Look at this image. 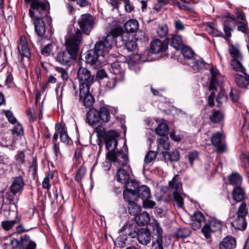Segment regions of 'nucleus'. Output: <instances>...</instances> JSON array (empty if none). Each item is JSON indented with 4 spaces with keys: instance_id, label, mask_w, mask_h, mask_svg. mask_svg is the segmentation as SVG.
<instances>
[{
    "instance_id": "a878e982",
    "label": "nucleus",
    "mask_w": 249,
    "mask_h": 249,
    "mask_svg": "<svg viewBox=\"0 0 249 249\" xmlns=\"http://www.w3.org/2000/svg\"><path fill=\"white\" fill-rule=\"evenodd\" d=\"M168 186L169 189L174 190V192H179L182 190V183L178 175H175L172 179L169 182Z\"/></svg>"
},
{
    "instance_id": "2f4dec72",
    "label": "nucleus",
    "mask_w": 249,
    "mask_h": 249,
    "mask_svg": "<svg viewBox=\"0 0 249 249\" xmlns=\"http://www.w3.org/2000/svg\"><path fill=\"white\" fill-rule=\"evenodd\" d=\"M139 23L137 20L130 19L127 21L124 25L125 31L124 32H127L130 34V33H134L138 29Z\"/></svg>"
},
{
    "instance_id": "864d4df0",
    "label": "nucleus",
    "mask_w": 249,
    "mask_h": 249,
    "mask_svg": "<svg viewBox=\"0 0 249 249\" xmlns=\"http://www.w3.org/2000/svg\"><path fill=\"white\" fill-rule=\"evenodd\" d=\"M191 230L189 228H182L178 230L177 235L180 238H185L191 234Z\"/></svg>"
},
{
    "instance_id": "5fc2aeb1",
    "label": "nucleus",
    "mask_w": 249,
    "mask_h": 249,
    "mask_svg": "<svg viewBox=\"0 0 249 249\" xmlns=\"http://www.w3.org/2000/svg\"><path fill=\"white\" fill-rule=\"evenodd\" d=\"M228 97L226 95L225 91L224 90H221L216 99L218 107H221L223 102L226 101Z\"/></svg>"
},
{
    "instance_id": "603ef678",
    "label": "nucleus",
    "mask_w": 249,
    "mask_h": 249,
    "mask_svg": "<svg viewBox=\"0 0 249 249\" xmlns=\"http://www.w3.org/2000/svg\"><path fill=\"white\" fill-rule=\"evenodd\" d=\"M168 32L167 26L166 25H160L157 29L158 36L160 37H164L166 36Z\"/></svg>"
},
{
    "instance_id": "e2e57ef3",
    "label": "nucleus",
    "mask_w": 249,
    "mask_h": 249,
    "mask_svg": "<svg viewBox=\"0 0 249 249\" xmlns=\"http://www.w3.org/2000/svg\"><path fill=\"white\" fill-rule=\"evenodd\" d=\"M142 200L143 207L145 209H152L156 205L155 202L150 200L149 198L144 199Z\"/></svg>"
},
{
    "instance_id": "680f3d73",
    "label": "nucleus",
    "mask_w": 249,
    "mask_h": 249,
    "mask_svg": "<svg viewBox=\"0 0 249 249\" xmlns=\"http://www.w3.org/2000/svg\"><path fill=\"white\" fill-rule=\"evenodd\" d=\"M54 44L53 43H49L46 45L41 50V53L45 56L49 55L53 48Z\"/></svg>"
},
{
    "instance_id": "bb28decb",
    "label": "nucleus",
    "mask_w": 249,
    "mask_h": 249,
    "mask_svg": "<svg viewBox=\"0 0 249 249\" xmlns=\"http://www.w3.org/2000/svg\"><path fill=\"white\" fill-rule=\"evenodd\" d=\"M243 73L244 75L237 74L236 76L235 81L238 87L246 88L249 85V75L246 72Z\"/></svg>"
},
{
    "instance_id": "423d86ee",
    "label": "nucleus",
    "mask_w": 249,
    "mask_h": 249,
    "mask_svg": "<svg viewBox=\"0 0 249 249\" xmlns=\"http://www.w3.org/2000/svg\"><path fill=\"white\" fill-rule=\"evenodd\" d=\"M248 208L245 202L241 203L236 213V217L231 222L232 226L239 231H244L247 226L246 217L248 214Z\"/></svg>"
},
{
    "instance_id": "473e14b6",
    "label": "nucleus",
    "mask_w": 249,
    "mask_h": 249,
    "mask_svg": "<svg viewBox=\"0 0 249 249\" xmlns=\"http://www.w3.org/2000/svg\"><path fill=\"white\" fill-rule=\"evenodd\" d=\"M171 46L176 50H178L183 48V41L180 36L177 35L173 36L169 42Z\"/></svg>"
},
{
    "instance_id": "9d476101",
    "label": "nucleus",
    "mask_w": 249,
    "mask_h": 249,
    "mask_svg": "<svg viewBox=\"0 0 249 249\" xmlns=\"http://www.w3.org/2000/svg\"><path fill=\"white\" fill-rule=\"evenodd\" d=\"M118 137L119 135L115 131L111 130L108 131V135L104 139L106 149L108 150L106 155H109L110 153L115 152L118 145Z\"/></svg>"
},
{
    "instance_id": "20e7f679",
    "label": "nucleus",
    "mask_w": 249,
    "mask_h": 249,
    "mask_svg": "<svg viewBox=\"0 0 249 249\" xmlns=\"http://www.w3.org/2000/svg\"><path fill=\"white\" fill-rule=\"evenodd\" d=\"M110 118V113L106 107H102L99 110L91 108L87 114V121L91 125H93L98 123H107L109 121Z\"/></svg>"
},
{
    "instance_id": "393cba45",
    "label": "nucleus",
    "mask_w": 249,
    "mask_h": 249,
    "mask_svg": "<svg viewBox=\"0 0 249 249\" xmlns=\"http://www.w3.org/2000/svg\"><path fill=\"white\" fill-rule=\"evenodd\" d=\"M210 72L212 77L209 89L211 90H216L217 86L219 85V78L220 75L217 70L213 68L210 69Z\"/></svg>"
},
{
    "instance_id": "39448f33",
    "label": "nucleus",
    "mask_w": 249,
    "mask_h": 249,
    "mask_svg": "<svg viewBox=\"0 0 249 249\" xmlns=\"http://www.w3.org/2000/svg\"><path fill=\"white\" fill-rule=\"evenodd\" d=\"M77 77L79 82V89L89 88L94 82V76L88 70L86 63L79 62L77 65Z\"/></svg>"
},
{
    "instance_id": "052dcab7",
    "label": "nucleus",
    "mask_w": 249,
    "mask_h": 249,
    "mask_svg": "<svg viewBox=\"0 0 249 249\" xmlns=\"http://www.w3.org/2000/svg\"><path fill=\"white\" fill-rule=\"evenodd\" d=\"M192 218V220L195 221L199 222L201 223L204 220V216L200 211L195 212L194 213Z\"/></svg>"
},
{
    "instance_id": "c85d7f7f",
    "label": "nucleus",
    "mask_w": 249,
    "mask_h": 249,
    "mask_svg": "<svg viewBox=\"0 0 249 249\" xmlns=\"http://www.w3.org/2000/svg\"><path fill=\"white\" fill-rule=\"evenodd\" d=\"M135 221L138 225L144 226L149 222V215L145 212L138 213L135 216Z\"/></svg>"
},
{
    "instance_id": "4d7b16f0",
    "label": "nucleus",
    "mask_w": 249,
    "mask_h": 249,
    "mask_svg": "<svg viewBox=\"0 0 249 249\" xmlns=\"http://www.w3.org/2000/svg\"><path fill=\"white\" fill-rule=\"evenodd\" d=\"M157 157V153L154 151H149L145 155L144 158V162L146 164H149L153 161Z\"/></svg>"
},
{
    "instance_id": "13d9d810",
    "label": "nucleus",
    "mask_w": 249,
    "mask_h": 249,
    "mask_svg": "<svg viewBox=\"0 0 249 249\" xmlns=\"http://www.w3.org/2000/svg\"><path fill=\"white\" fill-rule=\"evenodd\" d=\"M95 131L98 137L105 139L108 135V131L106 132L105 128L101 125L95 127Z\"/></svg>"
},
{
    "instance_id": "f704fd0d",
    "label": "nucleus",
    "mask_w": 249,
    "mask_h": 249,
    "mask_svg": "<svg viewBox=\"0 0 249 249\" xmlns=\"http://www.w3.org/2000/svg\"><path fill=\"white\" fill-rule=\"evenodd\" d=\"M228 178L230 184L233 186H240L242 181L241 176L237 173H233L229 175Z\"/></svg>"
},
{
    "instance_id": "2eb2a0df",
    "label": "nucleus",
    "mask_w": 249,
    "mask_h": 249,
    "mask_svg": "<svg viewBox=\"0 0 249 249\" xmlns=\"http://www.w3.org/2000/svg\"><path fill=\"white\" fill-rule=\"evenodd\" d=\"M167 44L157 39L151 43L150 52L153 53H160L167 55Z\"/></svg>"
},
{
    "instance_id": "a18cd8bd",
    "label": "nucleus",
    "mask_w": 249,
    "mask_h": 249,
    "mask_svg": "<svg viewBox=\"0 0 249 249\" xmlns=\"http://www.w3.org/2000/svg\"><path fill=\"white\" fill-rule=\"evenodd\" d=\"M206 26L207 27L206 30L208 31L209 34H212L215 36H219L221 35H222L221 32H219L214 28V23L213 22H207L206 23Z\"/></svg>"
},
{
    "instance_id": "a19ab883",
    "label": "nucleus",
    "mask_w": 249,
    "mask_h": 249,
    "mask_svg": "<svg viewBox=\"0 0 249 249\" xmlns=\"http://www.w3.org/2000/svg\"><path fill=\"white\" fill-rule=\"evenodd\" d=\"M241 59H232L231 62V65L232 69L235 71L244 73L245 72V69L241 63L240 61Z\"/></svg>"
},
{
    "instance_id": "58836bf2",
    "label": "nucleus",
    "mask_w": 249,
    "mask_h": 249,
    "mask_svg": "<svg viewBox=\"0 0 249 249\" xmlns=\"http://www.w3.org/2000/svg\"><path fill=\"white\" fill-rule=\"evenodd\" d=\"M139 229L136 224L129 223L126 231H125V235L135 238L136 237Z\"/></svg>"
},
{
    "instance_id": "bf43d9fd",
    "label": "nucleus",
    "mask_w": 249,
    "mask_h": 249,
    "mask_svg": "<svg viewBox=\"0 0 249 249\" xmlns=\"http://www.w3.org/2000/svg\"><path fill=\"white\" fill-rule=\"evenodd\" d=\"M230 53L233 58L232 59H242V55L239 53L237 49H236L233 46H231L229 49Z\"/></svg>"
},
{
    "instance_id": "0e129e2a",
    "label": "nucleus",
    "mask_w": 249,
    "mask_h": 249,
    "mask_svg": "<svg viewBox=\"0 0 249 249\" xmlns=\"http://www.w3.org/2000/svg\"><path fill=\"white\" fill-rule=\"evenodd\" d=\"M198 157V153L196 151H193L189 152L188 158L191 166L193 165L194 160L197 159Z\"/></svg>"
},
{
    "instance_id": "f257e3e1",
    "label": "nucleus",
    "mask_w": 249,
    "mask_h": 249,
    "mask_svg": "<svg viewBox=\"0 0 249 249\" xmlns=\"http://www.w3.org/2000/svg\"><path fill=\"white\" fill-rule=\"evenodd\" d=\"M81 40L82 33L80 30L77 29L66 39V49L60 51L57 54L56 61L62 65H69L72 60L77 58Z\"/></svg>"
},
{
    "instance_id": "cd10ccee",
    "label": "nucleus",
    "mask_w": 249,
    "mask_h": 249,
    "mask_svg": "<svg viewBox=\"0 0 249 249\" xmlns=\"http://www.w3.org/2000/svg\"><path fill=\"white\" fill-rule=\"evenodd\" d=\"M34 21L35 31L38 36H42L45 32V28L42 18L33 19Z\"/></svg>"
},
{
    "instance_id": "5701e85b",
    "label": "nucleus",
    "mask_w": 249,
    "mask_h": 249,
    "mask_svg": "<svg viewBox=\"0 0 249 249\" xmlns=\"http://www.w3.org/2000/svg\"><path fill=\"white\" fill-rule=\"evenodd\" d=\"M157 151L160 153L162 156H164L165 153L169 150L170 142L168 137H161L158 141Z\"/></svg>"
},
{
    "instance_id": "9b49d317",
    "label": "nucleus",
    "mask_w": 249,
    "mask_h": 249,
    "mask_svg": "<svg viewBox=\"0 0 249 249\" xmlns=\"http://www.w3.org/2000/svg\"><path fill=\"white\" fill-rule=\"evenodd\" d=\"M78 23L82 31L88 35L93 28L94 21L91 15L86 14L81 16L78 20Z\"/></svg>"
},
{
    "instance_id": "a211bd4d",
    "label": "nucleus",
    "mask_w": 249,
    "mask_h": 249,
    "mask_svg": "<svg viewBox=\"0 0 249 249\" xmlns=\"http://www.w3.org/2000/svg\"><path fill=\"white\" fill-rule=\"evenodd\" d=\"M18 53L22 58L25 57L28 60L31 57V51L28 47L25 36H21L20 38V46L18 47Z\"/></svg>"
},
{
    "instance_id": "b1692460",
    "label": "nucleus",
    "mask_w": 249,
    "mask_h": 249,
    "mask_svg": "<svg viewBox=\"0 0 249 249\" xmlns=\"http://www.w3.org/2000/svg\"><path fill=\"white\" fill-rule=\"evenodd\" d=\"M245 190L241 186L234 187L232 190V198L237 202H243V201L245 199Z\"/></svg>"
},
{
    "instance_id": "49530a36",
    "label": "nucleus",
    "mask_w": 249,
    "mask_h": 249,
    "mask_svg": "<svg viewBox=\"0 0 249 249\" xmlns=\"http://www.w3.org/2000/svg\"><path fill=\"white\" fill-rule=\"evenodd\" d=\"M233 24V22L231 20L227 19L224 21V31L227 37H230L231 36V32L232 31L231 27Z\"/></svg>"
},
{
    "instance_id": "72a5a7b5",
    "label": "nucleus",
    "mask_w": 249,
    "mask_h": 249,
    "mask_svg": "<svg viewBox=\"0 0 249 249\" xmlns=\"http://www.w3.org/2000/svg\"><path fill=\"white\" fill-rule=\"evenodd\" d=\"M224 115L219 110L213 109L211 115L210 116V120L213 123H218L224 120Z\"/></svg>"
},
{
    "instance_id": "412c9836",
    "label": "nucleus",
    "mask_w": 249,
    "mask_h": 249,
    "mask_svg": "<svg viewBox=\"0 0 249 249\" xmlns=\"http://www.w3.org/2000/svg\"><path fill=\"white\" fill-rule=\"evenodd\" d=\"M236 242L234 237L228 235L224 238L219 244V249H234Z\"/></svg>"
},
{
    "instance_id": "09e8293b",
    "label": "nucleus",
    "mask_w": 249,
    "mask_h": 249,
    "mask_svg": "<svg viewBox=\"0 0 249 249\" xmlns=\"http://www.w3.org/2000/svg\"><path fill=\"white\" fill-rule=\"evenodd\" d=\"M86 169L83 165L81 166L78 169L75 175V179L77 182H80L86 174Z\"/></svg>"
},
{
    "instance_id": "3c124183",
    "label": "nucleus",
    "mask_w": 249,
    "mask_h": 249,
    "mask_svg": "<svg viewBox=\"0 0 249 249\" xmlns=\"http://www.w3.org/2000/svg\"><path fill=\"white\" fill-rule=\"evenodd\" d=\"M17 223V220H5L1 222V226L5 231H9L14 227Z\"/></svg>"
},
{
    "instance_id": "6ab92c4d",
    "label": "nucleus",
    "mask_w": 249,
    "mask_h": 249,
    "mask_svg": "<svg viewBox=\"0 0 249 249\" xmlns=\"http://www.w3.org/2000/svg\"><path fill=\"white\" fill-rule=\"evenodd\" d=\"M139 242L143 245H147L151 241V235L150 231L146 228L139 229L137 235Z\"/></svg>"
},
{
    "instance_id": "aec40b11",
    "label": "nucleus",
    "mask_w": 249,
    "mask_h": 249,
    "mask_svg": "<svg viewBox=\"0 0 249 249\" xmlns=\"http://www.w3.org/2000/svg\"><path fill=\"white\" fill-rule=\"evenodd\" d=\"M121 65L119 62H114L111 64L109 69L110 72L115 75L114 77L118 79L119 81L124 78V71Z\"/></svg>"
},
{
    "instance_id": "f3484780",
    "label": "nucleus",
    "mask_w": 249,
    "mask_h": 249,
    "mask_svg": "<svg viewBox=\"0 0 249 249\" xmlns=\"http://www.w3.org/2000/svg\"><path fill=\"white\" fill-rule=\"evenodd\" d=\"M25 183L22 176H19L13 178V181L10 186V190L12 193L16 195L20 193L23 189Z\"/></svg>"
},
{
    "instance_id": "f03ea898",
    "label": "nucleus",
    "mask_w": 249,
    "mask_h": 249,
    "mask_svg": "<svg viewBox=\"0 0 249 249\" xmlns=\"http://www.w3.org/2000/svg\"><path fill=\"white\" fill-rule=\"evenodd\" d=\"M114 36V42L116 46H124L128 52H133L137 48V44L134 40L133 36L127 32H124L122 28H115L113 29Z\"/></svg>"
},
{
    "instance_id": "f8f14e48",
    "label": "nucleus",
    "mask_w": 249,
    "mask_h": 249,
    "mask_svg": "<svg viewBox=\"0 0 249 249\" xmlns=\"http://www.w3.org/2000/svg\"><path fill=\"white\" fill-rule=\"evenodd\" d=\"M221 222L217 220H212L206 224L202 228L201 231L206 238L211 237V233L221 230Z\"/></svg>"
},
{
    "instance_id": "774afa93",
    "label": "nucleus",
    "mask_w": 249,
    "mask_h": 249,
    "mask_svg": "<svg viewBox=\"0 0 249 249\" xmlns=\"http://www.w3.org/2000/svg\"><path fill=\"white\" fill-rule=\"evenodd\" d=\"M230 96L231 100L234 102H237L239 100V93L235 89L231 88Z\"/></svg>"
},
{
    "instance_id": "ea45409f",
    "label": "nucleus",
    "mask_w": 249,
    "mask_h": 249,
    "mask_svg": "<svg viewBox=\"0 0 249 249\" xmlns=\"http://www.w3.org/2000/svg\"><path fill=\"white\" fill-rule=\"evenodd\" d=\"M179 152L177 150H175L171 152H168L167 151L163 157L165 159H167L171 161H176L179 159Z\"/></svg>"
},
{
    "instance_id": "6e6d98bb",
    "label": "nucleus",
    "mask_w": 249,
    "mask_h": 249,
    "mask_svg": "<svg viewBox=\"0 0 249 249\" xmlns=\"http://www.w3.org/2000/svg\"><path fill=\"white\" fill-rule=\"evenodd\" d=\"M37 158L35 157L33 158L32 161L30 165V171L32 172V175L34 178L37 175Z\"/></svg>"
},
{
    "instance_id": "ddd939ff",
    "label": "nucleus",
    "mask_w": 249,
    "mask_h": 249,
    "mask_svg": "<svg viewBox=\"0 0 249 249\" xmlns=\"http://www.w3.org/2000/svg\"><path fill=\"white\" fill-rule=\"evenodd\" d=\"M79 101L87 108L90 107L94 103V99L89 92V88L79 89Z\"/></svg>"
},
{
    "instance_id": "69168bd1",
    "label": "nucleus",
    "mask_w": 249,
    "mask_h": 249,
    "mask_svg": "<svg viewBox=\"0 0 249 249\" xmlns=\"http://www.w3.org/2000/svg\"><path fill=\"white\" fill-rule=\"evenodd\" d=\"M13 132L16 134L18 136H20L23 135V128L20 124H17L13 129Z\"/></svg>"
},
{
    "instance_id": "7ed1b4c3",
    "label": "nucleus",
    "mask_w": 249,
    "mask_h": 249,
    "mask_svg": "<svg viewBox=\"0 0 249 249\" xmlns=\"http://www.w3.org/2000/svg\"><path fill=\"white\" fill-rule=\"evenodd\" d=\"M29 14L32 19L42 18L49 13V4L46 1L33 0L30 2Z\"/></svg>"
},
{
    "instance_id": "8fccbe9b",
    "label": "nucleus",
    "mask_w": 249,
    "mask_h": 249,
    "mask_svg": "<svg viewBox=\"0 0 249 249\" xmlns=\"http://www.w3.org/2000/svg\"><path fill=\"white\" fill-rule=\"evenodd\" d=\"M55 71L60 75L61 78L64 82L68 80L69 76L68 71L64 68L57 67L55 68Z\"/></svg>"
},
{
    "instance_id": "4be33fe9",
    "label": "nucleus",
    "mask_w": 249,
    "mask_h": 249,
    "mask_svg": "<svg viewBox=\"0 0 249 249\" xmlns=\"http://www.w3.org/2000/svg\"><path fill=\"white\" fill-rule=\"evenodd\" d=\"M117 180L125 184L126 187L128 186L129 183H132V180L129 179V174L127 171L122 168H119L116 172Z\"/></svg>"
},
{
    "instance_id": "dca6fc26",
    "label": "nucleus",
    "mask_w": 249,
    "mask_h": 249,
    "mask_svg": "<svg viewBox=\"0 0 249 249\" xmlns=\"http://www.w3.org/2000/svg\"><path fill=\"white\" fill-rule=\"evenodd\" d=\"M11 246L13 248H18L20 249H35L36 244L31 241L21 240L19 242L17 239H13L11 241Z\"/></svg>"
},
{
    "instance_id": "c03bdc74",
    "label": "nucleus",
    "mask_w": 249,
    "mask_h": 249,
    "mask_svg": "<svg viewBox=\"0 0 249 249\" xmlns=\"http://www.w3.org/2000/svg\"><path fill=\"white\" fill-rule=\"evenodd\" d=\"M174 200L176 202L177 206L180 208L184 206V198L178 192H174L173 193Z\"/></svg>"
},
{
    "instance_id": "79ce46f5",
    "label": "nucleus",
    "mask_w": 249,
    "mask_h": 249,
    "mask_svg": "<svg viewBox=\"0 0 249 249\" xmlns=\"http://www.w3.org/2000/svg\"><path fill=\"white\" fill-rule=\"evenodd\" d=\"M13 138L11 133L3 134L0 138V142L4 146H7L13 143Z\"/></svg>"
},
{
    "instance_id": "4c0bfd02",
    "label": "nucleus",
    "mask_w": 249,
    "mask_h": 249,
    "mask_svg": "<svg viewBox=\"0 0 249 249\" xmlns=\"http://www.w3.org/2000/svg\"><path fill=\"white\" fill-rule=\"evenodd\" d=\"M156 132L157 134L162 137H167L169 132L168 125L164 123L160 124L156 129Z\"/></svg>"
},
{
    "instance_id": "1a4fd4ad",
    "label": "nucleus",
    "mask_w": 249,
    "mask_h": 249,
    "mask_svg": "<svg viewBox=\"0 0 249 249\" xmlns=\"http://www.w3.org/2000/svg\"><path fill=\"white\" fill-rule=\"evenodd\" d=\"M106 158L115 164L122 166H126L129 161L128 155L123 150L115 151L113 153H110L109 155H106Z\"/></svg>"
},
{
    "instance_id": "c756f323",
    "label": "nucleus",
    "mask_w": 249,
    "mask_h": 249,
    "mask_svg": "<svg viewBox=\"0 0 249 249\" xmlns=\"http://www.w3.org/2000/svg\"><path fill=\"white\" fill-rule=\"evenodd\" d=\"M123 196L124 199L127 201L129 203L131 202L137 201V191L132 190L126 189L124 191Z\"/></svg>"
},
{
    "instance_id": "7c9ffc66",
    "label": "nucleus",
    "mask_w": 249,
    "mask_h": 249,
    "mask_svg": "<svg viewBox=\"0 0 249 249\" xmlns=\"http://www.w3.org/2000/svg\"><path fill=\"white\" fill-rule=\"evenodd\" d=\"M100 56L94 50H90L87 52L85 56L86 62L91 65H94L98 61V58Z\"/></svg>"
},
{
    "instance_id": "6e6552de",
    "label": "nucleus",
    "mask_w": 249,
    "mask_h": 249,
    "mask_svg": "<svg viewBox=\"0 0 249 249\" xmlns=\"http://www.w3.org/2000/svg\"><path fill=\"white\" fill-rule=\"evenodd\" d=\"M153 234L156 237V241L152 244V249H164L163 243L165 237L163 236V230L157 222L152 225Z\"/></svg>"
},
{
    "instance_id": "e433bc0d",
    "label": "nucleus",
    "mask_w": 249,
    "mask_h": 249,
    "mask_svg": "<svg viewBox=\"0 0 249 249\" xmlns=\"http://www.w3.org/2000/svg\"><path fill=\"white\" fill-rule=\"evenodd\" d=\"M194 70L199 71L205 67V63L202 58L196 59L195 58L189 64Z\"/></svg>"
},
{
    "instance_id": "37998d69",
    "label": "nucleus",
    "mask_w": 249,
    "mask_h": 249,
    "mask_svg": "<svg viewBox=\"0 0 249 249\" xmlns=\"http://www.w3.org/2000/svg\"><path fill=\"white\" fill-rule=\"evenodd\" d=\"M136 201L131 202L129 203L128 206L129 213L135 216L139 213L141 210V207L137 204Z\"/></svg>"
},
{
    "instance_id": "4468645a",
    "label": "nucleus",
    "mask_w": 249,
    "mask_h": 249,
    "mask_svg": "<svg viewBox=\"0 0 249 249\" xmlns=\"http://www.w3.org/2000/svg\"><path fill=\"white\" fill-rule=\"evenodd\" d=\"M223 138V134L220 132L214 133L211 137V142L216 148L217 152L223 153L226 150V144Z\"/></svg>"
},
{
    "instance_id": "c9c22d12",
    "label": "nucleus",
    "mask_w": 249,
    "mask_h": 249,
    "mask_svg": "<svg viewBox=\"0 0 249 249\" xmlns=\"http://www.w3.org/2000/svg\"><path fill=\"white\" fill-rule=\"evenodd\" d=\"M137 195L138 197L142 200L149 198L150 197V190L146 186L142 185L139 188Z\"/></svg>"
},
{
    "instance_id": "338daca9",
    "label": "nucleus",
    "mask_w": 249,
    "mask_h": 249,
    "mask_svg": "<svg viewBox=\"0 0 249 249\" xmlns=\"http://www.w3.org/2000/svg\"><path fill=\"white\" fill-rule=\"evenodd\" d=\"M53 151L56 159H60L62 158V154L60 152V148L58 144L54 143V144H53Z\"/></svg>"
},
{
    "instance_id": "0eeeda50",
    "label": "nucleus",
    "mask_w": 249,
    "mask_h": 249,
    "mask_svg": "<svg viewBox=\"0 0 249 249\" xmlns=\"http://www.w3.org/2000/svg\"><path fill=\"white\" fill-rule=\"evenodd\" d=\"M113 41L114 42V36L112 30L110 34H108L103 40L96 43L93 50L100 56H103L109 52Z\"/></svg>"
},
{
    "instance_id": "de8ad7c7",
    "label": "nucleus",
    "mask_w": 249,
    "mask_h": 249,
    "mask_svg": "<svg viewBox=\"0 0 249 249\" xmlns=\"http://www.w3.org/2000/svg\"><path fill=\"white\" fill-rule=\"evenodd\" d=\"M181 53L184 58L189 60H193L195 53L194 51L190 48L185 47L181 49Z\"/></svg>"
}]
</instances>
